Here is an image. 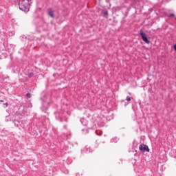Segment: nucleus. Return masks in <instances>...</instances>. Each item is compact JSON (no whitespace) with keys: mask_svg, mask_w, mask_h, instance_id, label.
Here are the masks:
<instances>
[{"mask_svg":"<svg viewBox=\"0 0 176 176\" xmlns=\"http://www.w3.org/2000/svg\"><path fill=\"white\" fill-rule=\"evenodd\" d=\"M103 13L104 16H108V11H104Z\"/></svg>","mask_w":176,"mask_h":176,"instance_id":"0eeeda50","label":"nucleus"},{"mask_svg":"<svg viewBox=\"0 0 176 176\" xmlns=\"http://www.w3.org/2000/svg\"><path fill=\"white\" fill-rule=\"evenodd\" d=\"M48 14L50 17H54V12L52 10H49Z\"/></svg>","mask_w":176,"mask_h":176,"instance_id":"20e7f679","label":"nucleus"},{"mask_svg":"<svg viewBox=\"0 0 176 176\" xmlns=\"http://www.w3.org/2000/svg\"><path fill=\"white\" fill-rule=\"evenodd\" d=\"M83 121H85V120H81V123H83Z\"/></svg>","mask_w":176,"mask_h":176,"instance_id":"1a4fd4ad","label":"nucleus"},{"mask_svg":"<svg viewBox=\"0 0 176 176\" xmlns=\"http://www.w3.org/2000/svg\"><path fill=\"white\" fill-rule=\"evenodd\" d=\"M140 36L142 39V41L144 42H145V43L149 44L150 41L149 40H148V37L146 36V34H145V32H144V31H140Z\"/></svg>","mask_w":176,"mask_h":176,"instance_id":"f03ea898","label":"nucleus"},{"mask_svg":"<svg viewBox=\"0 0 176 176\" xmlns=\"http://www.w3.org/2000/svg\"><path fill=\"white\" fill-rule=\"evenodd\" d=\"M31 0H19V8L22 12H30Z\"/></svg>","mask_w":176,"mask_h":176,"instance_id":"f257e3e1","label":"nucleus"},{"mask_svg":"<svg viewBox=\"0 0 176 176\" xmlns=\"http://www.w3.org/2000/svg\"><path fill=\"white\" fill-rule=\"evenodd\" d=\"M139 149L142 151V152H149V147L144 144L139 146Z\"/></svg>","mask_w":176,"mask_h":176,"instance_id":"7ed1b4c3","label":"nucleus"},{"mask_svg":"<svg viewBox=\"0 0 176 176\" xmlns=\"http://www.w3.org/2000/svg\"><path fill=\"white\" fill-rule=\"evenodd\" d=\"M5 105H6V107H8V102H6V103L5 104Z\"/></svg>","mask_w":176,"mask_h":176,"instance_id":"9d476101","label":"nucleus"},{"mask_svg":"<svg viewBox=\"0 0 176 176\" xmlns=\"http://www.w3.org/2000/svg\"><path fill=\"white\" fill-rule=\"evenodd\" d=\"M126 101H131V98H130V96H126Z\"/></svg>","mask_w":176,"mask_h":176,"instance_id":"423d86ee","label":"nucleus"},{"mask_svg":"<svg viewBox=\"0 0 176 176\" xmlns=\"http://www.w3.org/2000/svg\"><path fill=\"white\" fill-rule=\"evenodd\" d=\"M27 98H31V94L28 93L26 95Z\"/></svg>","mask_w":176,"mask_h":176,"instance_id":"39448f33","label":"nucleus"},{"mask_svg":"<svg viewBox=\"0 0 176 176\" xmlns=\"http://www.w3.org/2000/svg\"><path fill=\"white\" fill-rule=\"evenodd\" d=\"M170 17H174V14H170Z\"/></svg>","mask_w":176,"mask_h":176,"instance_id":"6e6552de","label":"nucleus"}]
</instances>
